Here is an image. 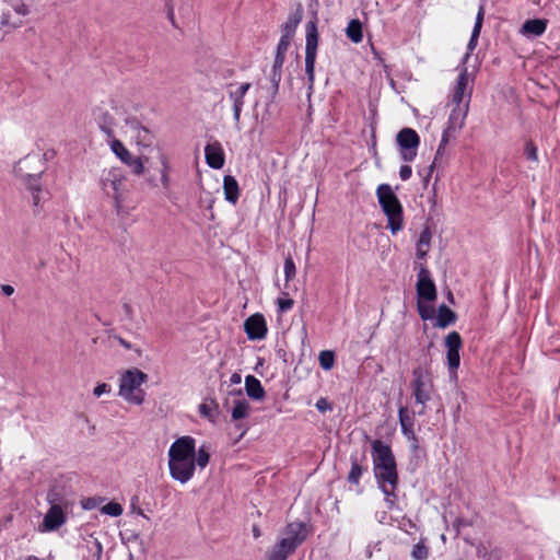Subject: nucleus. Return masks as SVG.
Returning a JSON list of instances; mask_svg holds the SVG:
<instances>
[{
	"label": "nucleus",
	"mask_w": 560,
	"mask_h": 560,
	"mask_svg": "<svg viewBox=\"0 0 560 560\" xmlns=\"http://www.w3.org/2000/svg\"><path fill=\"white\" fill-rule=\"evenodd\" d=\"M168 469L171 477L188 482L195 474V439L185 435L176 439L168 450Z\"/></svg>",
	"instance_id": "1"
},
{
	"label": "nucleus",
	"mask_w": 560,
	"mask_h": 560,
	"mask_svg": "<svg viewBox=\"0 0 560 560\" xmlns=\"http://www.w3.org/2000/svg\"><path fill=\"white\" fill-rule=\"evenodd\" d=\"M110 143V149L113 153L126 165L131 167V171L136 175L142 174L145 170H150L152 167L153 159H156L161 163V175H167L170 172V167L166 161L165 155L156 148L151 149L150 152L152 155L147 156L141 154L138 158H133L129 150L124 145V143L116 139L115 136L113 138H108Z\"/></svg>",
	"instance_id": "2"
},
{
	"label": "nucleus",
	"mask_w": 560,
	"mask_h": 560,
	"mask_svg": "<svg viewBox=\"0 0 560 560\" xmlns=\"http://www.w3.org/2000/svg\"><path fill=\"white\" fill-rule=\"evenodd\" d=\"M148 374L138 368L122 371L119 375L118 396L129 405L141 406L147 396L142 385L148 382Z\"/></svg>",
	"instance_id": "3"
},
{
	"label": "nucleus",
	"mask_w": 560,
	"mask_h": 560,
	"mask_svg": "<svg viewBox=\"0 0 560 560\" xmlns=\"http://www.w3.org/2000/svg\"><path fill=\"white\" fill-rule=\"evenodd\" d=\"M306 537L307 529L304 523L293 522L288 524L281 538L268 551L267 560H287Z\"/></svg>",
	"instance_id": "4"
},
{
	"label": "nucleus",
	"mask_w": 560,
	"mask_h": 560,
	"mask_svg": "<svg viewBox=\"0 0 560 560\" xmlns=\"http://www.w3.org/2000/svg\"><path fill=\"white\" fill-rule=\"evenodd\" d=\"M411 389L416 405L420 407L417 413L423 415L427 408L425 405L431 400L434 393L433 375L430 364L419 365L413 369Z\"/></svg>",
	"instance_id": "5"
},
{
	"label": "nucleus",
	"mask_w": 560,
	"mask_h": 560,
	"mask_svg": "<svg viewBox=\"0 0 560 560\" xmlns=\"http://www.w3.org/2000/svg\"><path fill=\"white\" fill-rule=\"evenodd\" d=\"M378 203L387 217L388 228L393 234L402 229V207L394 192L393 188L387 184H382L376 189Z\"/></svg>",
	"instance_id": "6"
},
{
	"label": "nucleus",
	"mask_w": 560,
	"mask_h": 560,
	"mask_svg": "<svg viewBox=\"0 0 560 560\" xmlns=\"http://www.w3.org/2000/svg\"><path fill=\"white\" fill-rule=\"evenodd\" d=\"M306 44H305V73L310 85L315 80V62L318 47L317 19L308 21L305 26Z\"/></svg>",
	"instance_id": "7"
},
{
	"label": "nucleus",
	"mask_w": 560,
	"mask_h": 560,
	"mask_svg": "<svg viewBox=\"0 0 560 560\" xmlns=\"http://www.w3.org/2000/svg\"><path fill=\"white\" fill-rule=\"evenodd\" d=\"M373 469L377 483L385 494L387 506L392 509L395 503V491L398 485L397 466L373 467Z\"/></svg>",
	"instance_id": "8"
},
{
	"label": "nucleus",
	"mask_w": 560,
	"mask_h": 560,
	"mask_svg": "<svg viewBox=\"0 0 560 560\" xmlns=\"http://www.w3.org/2000/svg\"><path fill=\"white\" fill-rule=\"evenodd\" d=\"M396 144L401 159L411 162L417 156L420 137L415 129L405 127L396 135Z\"/></svg>",
	"instance_id": "9"
},
{
	"label": "nucleus",
	"mask_w": 560,
	"mask_h": 560,
	"mask_svg": "<svg viewBox=\"0 0 560 560\" xmlns=\"http://www.w3.org/2000/svg\"><path fill=\"white\" fill-rule=\"evenodd\" d=\"M130 187L126 177H106L102 180L103 190L114 199L118 212L122 209V203L127 199Z\"/></svg>",
	"instance_id": "10"
},
{
	"label": "nucleus",
	"mask_w": 560,
	"mask_h": 560,
	"mask_svg": "<svg viewBox=\"0 0 560 560\" xmlns=\"http://www.w3.org/2000/svg\"><path fill=\"white\" fill-rule=\"evenodd\" d=\"M416 290L418 300L433 302L436 299L435 284L431 278L430 271L423 265L419 268Z\"/></svg>",
	"instance_id": "11"
},
{
	"label": "nucleus",
	"mask_w": 560,
	"mask_h": 560,
	"mask_svg": "<svg viewBox=\"0 0 560 560\" xmlns=\"http://www.w3.org/2000/svg\"><path fill=\"white\" fill-rule=\"evenodd\" d=\"M465 544L467 545V549L465 550V557L462 560H475L470 557L472 551L477 555V558H482L485 560L502 559V550L497 547L485 545L482 542L476 545L468 539H465Z\"/></svg>",
	"instance_id": "12"
},
{
	"label": "nucleus",
	"mask_w": 560,
	"mask_h": 560,
	"mask_svg": "<svg viewBox=\"0 0 560 560\" xmlns=\"http://www.w3.org/2000/svg\"><path fill=\"white\" fill-rule=\"evenodd\" d=\"M372 457L374 467L396 465L392 448L380 440L372 443Z\"/></svg>",
	"instance_id": "13"
},
{
	"label": "nucleus",
	"mask_w": 560,
	"mask_h": 560,
	"mask_svg": "<svg viewBox=\"0 0 560 560\" xmlns=\"http://www.w3.org/2000/svg\"><path fill=\"white\" fill-rule=\"evenodd\" d=\"M463 340L457 331L450 332L445 338V347L447 348V364L451 370H456L460 363L459 350Z\"/></svg>",
	"instance_id": "14"
},
{
	"label": "nucleus",
	"mask_w": 560,
	"mask_h": 560,
	"mask_svg": "<svg viewBox=\"0 0 560 560\" xmlns=\"http://www.w3.org/2000/svg\"><path fill=\"white\" fill-rule=\"evenodd\" d=\"M245 332L250 340L264 339L267 335V325L259 313L249 316L244 323Z\"/></svg>",
	"instance_id": "15"
},
{
	"label": "nucleus",
	"mask_w": 560,
	"mask_h": 560,
	"mask_svg": "<svg viewBox=\"0 0 560 560\" xmlns=\"http://www.w3.org/2000/svg\"><path fill=\"white\" fill-rule=\"evenodd\" d=\"M466 112L462 113L459 106L454 108L448 117L447 126L442 133V145H446L451 138L455 137L456 131L460 130L464 126Z\"/></svg>",
	"instance_id": "16"
},
{
	"label": "nucleus",
	"mask_w": 560,
	"mask_h": 560,
	"mask_svg": "<svg viewBox=\"0 0 560 560\" xmlns=\"http://www.w3.org/2000/svg\"><path fill=\"white\" fill-rule=\"evenodd\" d=\"M66 522L63 510L58 504H52L44 516L43 530L58 529Z\"/></svg>",
	"instance_id": "17"
},
{
	"label": "nucleus",
	"mask_w": 560,
	"mask_h": 560,
	"mask_svg": "<svg viewBox=\"0 0 560 560\" xmlns=\"http://www.w3.org/2000/svg\"><path fill=\"white\" fill-rule=\"evenodd\" d=\"M205 155L210 167L220 170L224 165V152L220 142L208 143L205 148Z\"/></svg>",
	"instance_id": "18"
},
{
	"label": "nucleus",
	"mask_w": 560,
	"mask_h": 560,
	"mask_svg": "<svg viewBox=\"0 0 560 560\" xmlns=\"http://www.w3.org/2000/svg\"><path fill=\"white\" fill-rule=\"evenodd\" d=\"M94 115L102 132H104L107 138H113L115 136L114 127L116 126L114 116L103 107H96Z\"/></svg>",
	"instance_id": "19"
},
{
	"label": "nucleus",
	"mask_w": 560,
	"mask_h": 560,
	"mask_svg": "<svg viewBox=\"0 0 560 560\" xmlns=\"http://www.w3.org/2000/svg\"><path fill=\"white\" fill-rule=\"evenodd\" d=\"M547 25V19H528L522 24L520 32L527 38H536L546 32Z\"/></svg>",
	"instance_id": "20"
},
{
	"label": "nucleus",
	"mask_w": 560,
	"mask_h": 560,
	"mask_svg": "<svg viewBox=\"0 0 560 560\" xmlns=\"http://www.w3.org/2000/svg\"><path fill=\"white\" fill-rule=\"evenodd\" d=\"M42 177H25L24 186L31 192L33 198V206L38 207L40 201L47 199L49 192L43 188Z\"/></svg>",
	"instance_id": "21"
},
{
	"label": "nucleus",
	"mask_w": 560,
	"mask_h": 560,
	"mask_svg": "<svg viewBox=\"0 0 560 560\" xmlns=\"http://www.w3.org/2000/svg\"><path fill=\"white\" fill-rule=\"evenodd\" d=\"M252 84L249 82L242 83L235 91L230 92L229 96L233 101V118L236 124L240 122L241 113L244 106V97Z\"/></svg>",
	"instance_id": "22"
},
{
	"label": "nucleus",
	"mask_w": 560,
	"mask_h": 560,
	"mask_svg": "<svg viewBox=\"0 0 560 560\" xmlns=\"http://www.w3.org/2000/svg\"><path fill=\"white\" fill-rule=\"evenodd\" d=\"M303 7L298 3L295 10L291 12L284 24L281 25V35H287L289 38H293L296 27L303 19Z\"/></svg>",
	"instance_id": "23"
},
{
	"label": "nucleus",
	"mask_w": 560,
	"mask_h": 560,
	"mask_svg": "<svg viewBox=\"0 0 560 560\" xmlns=\"http://www.w3.org/2000/svg\"><path fill=\"white\" fill-rule=\"evenodd\" d=\"M483 15H485L483 7H480L479 11L477 13V16H476L475 25H474L469 42L467 44V52L464 56V62L467 61L470 54L474 51V49L476 48V46L478 44V38L480 36V32H481V27H482V23H483Z\"/></svg>",
	"instance_id": "24"
},
{
	"label": "nucleus",
	"mask_w": 560,
	"mask_h": 560,
	"mask_svg": "<svg viewBox=\"0 0 560 560\" xmlns=\"http://www.w3.org/2000/svg\"><path fill=\"white\" fill-rule=\"evenodd\" d=\"M245 389L247 395L256 400H261L266 394L260 381L254 375L245 377Z\"/></svg>",
	"instance_id": "25"
},
{
	"label": "nucleus",
	"mask_w": 560,
	"mask_h": 560,
	"mask_svg": "<svg viewBox=\"0 0 560 560\" xmlns=\"http://www.w3.org/2000/svg\"><path fill=\"white\" fill-rule=\"evenodd\" d=\"M281 78H282V71H276V70H271L270 74H269V81H270V84L271 86L269 88V97H268V101L266 103V112L268 113L270 110V107L272 105V103L275 102L278 93H279V86H280V82H281Z\"/></svg>",
	"instance_id": "26"
},
{
	"label": "nucleus",
	"mask_w": 560,
	"mask_h": 560,
	"mask_svg": "<svg viewBox=\"0 0 560 560\" xmlns=\"http://www.w3.org/2000/svg\"><path fill=\"white\" fill-rule=\"evenodd\" d=\"M457 319L455 312L450 307L442 304L439 306L435 326L439 328H446L454 324Z\"/></svg>",
	"instance_id": "27"
},
{
	"label": "nucleus",
	"mask_w": 560,
	"mask_h": 560,
	"mask_svg": "<svg viewBox=\"0 0 560 560\" xmlns=\"http://www.w3.org/2000/svg\"><path fill=\"white\" fill-rule=\"evenodd\" d=\"M223 190L225 199L235 205L240 197V187L235 177H223Z\"/></svg>",
	"instance_id": "28"
},
{
	"label": "nucleus",
	"mask_w": 560,
	"mask_h": 560,
	"mask_svg": "<svg viewBox=\"0 0 560 560\" xmlns=\"http://www.w3.org/2000/svg\"><path fill=\"white\" fill-rule=\"evenodd\" d=\"M468 85V72L467 69L464 68L462 72L459 73L457 80H456V86L454 89L453 93V102L459 106L464 98L465 90Z\"/></svg>",
	"instance_id": "29"
},
{
	"label": "nucleus",
	"mask_w": 560,
	"mask_h": 560,
	"mask_svg": "<svg viewBox=\"0 0 560 560\" xmlns=\"http://www.w3.org/2000/svg\"><path fill=\"white\" fill-rule=\"evenodd\" d=\"M347 37L354 44H359L363 39L362 23L358 19H352L346 28Z\"/></svg>",
	"instance_id": "30"
},
{
	"label": "nucleus",
	"mask_w": 560,
	"mask_h": 560,
	"mask_svg": "<svg viewBox=\"0 0 560 560\" xmlns=\"http://www.w3.org/2000/svg\"><path fill=\"white\" fill-rule=\"evenodd\" d=\"M445 147L446 145H442V140L440 141V144L438 147V150H436V153H435V156H434V160L432 161V163L428 166V174L427 175H432V173L434 171H436L438 173L439 172H443L444 171V165L446 164V159L444 156V153H445Z\"/></svg>",
	"instance_id": "31"
},
{
	"label": "nucleus",
	"mask_w": 560,
	"mask_h": 560,
	"mask_svg": "<svg viewBox=\"0 0 560 560\" xmlns=\"http://www.w3.org/2000/svg\"><path fill=\"white\" fill-rule=\"evenodd\" d=\"M431 237H432V234H431V231L429 230V228H425L420 233L419 240L417 242V257L419 259H423L427 256L429 247H430Z\"/></svg>",
	"instance_id": "32"
},
{
	"label": "nucleus",
	"mask_w": 560,
	"mask_h": 560,
	"mask_svg": "<svg viewBox=\"0 0 560 560\" xmlns=\"http://www.w3.org/2000/svg\"><path fill=\"white\" fill-rule=\"evenodd\" d=\"M249 404L246 399H237L235 400V405L232 409L231 417L234 421L244 419L248 416Z\"/></svg>",
	"instance_id": "33"
},
{
	"label": "nucleus",
	"mask_w": 560,
	"mask_h": 560,
	"mask_svg": "<svg viewBox=\"0 0 560 560\" xmlns=\"http://www.w3.org/2000/svg\"><path fill=\"white\" fill-rule=\"evenodd\" d=\"M361 475H362V467L358 463L357 457H351V469L348 475V481L351 483L358 485Z\"/></svg>",
	"instance_id": "34"
},
{
	"label": "nucleus",
	"mask_w": 560,
	"mask_h": 560,
	"mask_svg": "<svg viewBox=\"0 0 560 560\" xmlns=\"http://www.w3.org/2000/svg\"><path fill=\"white\" fill-rule=\"evenodd\" d=\"M210 460V454L207 447L201 446L198 451L195 450V467L199 466L200 468H205Z\"/></svg>",
	"instance_id": "35"
},
{
	"label": "nucleus",
	"mask_w": 560,
	"mask_h": 560,
	"mask_svg": "<svg viewBox=\"0 0 560 560\" xmlns=\"http://www.w3.org/2000/svg\"><path fill=\"white\" fill-rule=\"evenodd\" d=\"M318 359H319V364L324 370L328 371V370L332 369L334 363H335V355H334L332 351H328V350L322 351L319 353Z\"/></svg>",
	"instance_id": "36"
},
{
	"label": "nucleus",
	"mask_w": 560,
	"mask_h": 560,
	"mask_svg": "<svg viewBox=\"0 0 560 560\" xmlns=\"http://www.w3.org/2000/svg\"><path fill=\"white\" fill-rule=\"evenodd\" d=\"M153 139H154V136L152 135V132L147 127H144L141 131H139L137 133V142H138V144H141V145H143L145 148H149V147L152 145Z\"/></svg>",
	"instance_id": "37"
},
{
	"label": "nucleus",
	"mask_w": 560,
	"mask_h": 560,
	"mask_svg": "<svg viewBox=\"0 0 560 560\" xmlns=\"http://www.w3.org/2000/svg\"><path fill=\"white\" fill-rule=\"evenodd\" d=\"M424 302H425L424 300H418L417 301V308H418V313H419L420 317L423 320H427V319H430V318L433 317L434 310H433L432 306H430L429 304H427Z\"/></svg>",
	"instance_id": "38"
},
{
	"label": "nucleus",
	"mask_w": 560,
	"mask_h": 560,
	"mask_svg": "<svg viewBox=\"0 0 560 560\" xmlns=\"http://www.w3.org/2000/svg\"><path fill=\"white\" fill-rule=\"evenodd\" d=\"M537 145L532 140H526L524 144V156L532 162H537Z\"/></svg>",
	"instance_id": "39"
},
{
	"label": "nucleus",
	"mask_w": 560,
	"mask_h": 560,
	"mask_svg": "<svg viewBox=\"0 0 560 560\" xmlns=\"http://www.w3.org/2000/svg\"><path fill=\"white\" fill-rule=\"evenodd\" d=\"M411 556L415 560H425L429 556V549L422 541H420L413 546Z\"/></svg>",
	"instance_id": "40"
},
{
	"label": "nucleus",
	"mask_w": 560,
	"mask_h": 560,
	"mask_svg": "<svg viewBox=\"0 0 560 560\" xmlns=\"http://www.w3.org/2000/svg\"><path fill=\"white\" fill-rule=\"evenodd\" d=\"M101 512L116 517L122 514V506L119 503L109 502L101 509Z\"/></svg>",
	"instance_id": "41"
},
{
	"label": "nucleus",
	"mask_w": 560,
	"mask_h": 560,
	"mask_svg": "<svg viewBox=\"0 0 560 560\" xmlns=\"http://www.w3.org/2000/svg\"><path fill=\"white\" fill-rule=\"evenodd\" d=\"M295 273H296L295 264H294L292 257L288 256L284 260L285 281L287 282L291 281L295 277Z\"/></svg>",
	"instance_id": "42"
},
{
	"label": "nucleus",
	"mask_w": 560,
	"mask_h": 560,
	"mask_svg": "<svg viewBox=\"0 0 560 560\" xmlns=\"http://www.w3.org/2000/svg\"><path fill=\"white\" fill-rule=\"evenodd\" d=\"M398 417H399L400 427L413 425V419L409 415V411L406 407L399 408Z\"/></svg>",
	"instance_id": "43"
},
{
	"label": "nucleus",
	"mask_w": 560,
	"mask_h": 560,
	"mask_svg": "<svg viewBox=\"0 0 560 560\" xmlns=\"http://www.w3.org/2000/svg\"><path fill=\"white\" fill-rule=\"evenodd\" d=\"M278 310L280 312H287L292 308L294 301L288 296V294H284L283 298H279L277 300Z\"/></svg>",
	"instance_id": "44"
},
{
	"label": "nucleus",
	"mask_w": 560,
	"mask_h": 560,
	"mask_svg": "<svg viewBox=\"0 0 560 560\" xmlns=\"http://www.w3.org/2000/svg\"><path fill=\"white\" fill-rule=\"evenodd\" d=\"M292 38H289L287 35H281L280 37V40L277 45V49H276V52L277 54H281V55H285L287 54V50L290 46V43H291Z\"/></svg>",
	"instance_id": "45"
},
{
	"label": "nucleus",
	"mask_w": 560,
	"mask_h": 560,
	"mask_svg": "<svg viewBox=\"0 0 560 560\" xmlns=\"http://www.w3.org/2000/svg\"><path fill=\"white\" fill-rule=\"evenodd\" d=\"M126 125L137 132L141 131L144 128V126H142V124L136 117H127Z\"/></svg>",
	"instance_id": "46"
},
{
	"label": "nucleus",
	"mask_w": 560,
	"mask_h": 560,
	"mask_svg": "<svg viewBox=\"0 0 560 560\" xmlns=\"http://www.w3.org/2000/svg\"><path fill=\"white\" fill-rule=\"evenodd\" d=\"M110 392V386L106 383L97 384L93 389V395L95 397H101L103 394H108Z\"/></svg>",
	"instance_id": "47"
},
{
	"label": "nucleus",
	"mask_w": 560,
	"mask_h": 560,
	"mask_svg": "<svg viewBox=\"0 0 560 560\" xmlns=\"http://www.w3.org/2000/svg\"><path fill=\"white\" fill-rule=\"evenodd\" d=\"M10 13H2L1 15V26H8L10 28H15V27H19L21 26L22 24V21H19L18 23H11L10 22Z\"/></svg>",
	"instance_id": "48"
},
{
	"label": "nucleus",
	"mask_w": 560,
	"mask_h": 560,
	"mask_svg": "<svg viewBox=\"0 0 560 560\" xmlns=\"http://www.w3.org/2000/svg\"><path fill=\"white\" fill-rule=\"evenodd\" d=\"M284 60H285V55H281V54L279 55L276 52L271 70L282 71Z\"/></svg>",
	"instance_id": "49"
},
{
	"label": "nucleus",
	"mask_w": 560,
	"mask_h": 560,
	"mask_svg": "<svg viewBox=\"0 0 560 560\" xmlns=\"http://www.w3.org/2000/svg\"><path fill=\"white\" fill-rule=\"evenodd\" d=\"M401 431L408 439L416 440L413 425L401 427Z\"/></svg>",
	"instance_id": "50"
},
{
	"label": "nucleus",
	"mask_w": 560,
	"mask_h": 560,
	"mask_svg": "<svg viewBox=\"0 0 560 560\" xmlns=\"http://www.w3.org/2000/svg\"><path fill=\"white\" fill-rule=\"evenodd\" d=\"M316 408H317L319 411L324 412V411L328 410V409L330 408V406H329V404L327 402V400H326V399L322 398V399H319V400L316 402Z\"/></svg>",
	"instance_id": "51"
},
{
	"label": "nucleus",
	"mask_w": 560,
	"mask_h": 560,
	"mask_svg": "<svg viewBox=\"0 0 560 560\" xmlns=\"http://www.w3.org/2000/svg\"><path fill=\"white\" fill-rule=\"evenodd\" d=\"M14 11L21 15H27L30 13L28 7L24 3L14 7Z\"/></svg>",
	"instance_id": "52"
},
{
	"label": "nucleus",
	"mask_w": 560,
	"mask_h": 560,
	"mask_svg": "<svg viewBox=\"0 0 560 560\" xmlns=\"http://www.w3.org/2000/svg\"><path fill=\"white\" fill-rule=\"evenodd\" d=\"M167 19L170 20V22L172 23V25L174 27H177L176 21H175L174 8L171 4L167 5Z\"/></svg>",
	"instance_id": "53"
},
{
	"label": "nucleus",
	"mask_w": 560,
	"mask_h": 560,
	"mask_svg": "<svg viewBox=\"0 0 560 560\" xmlns=\"http://www.w3.org/2000/svg\"><path fill=\"white\" fill-rule=\"evenodd\" d=\"M399 175H400V176H410V175H412V168H411V166H410V165H407V164L401 165V166H400V170H399Z\"/></svg>",
	"instance_id": "54"
},
{
	"label": "nucleus",
	"mask_w": 560,
	"mask_h": 560,
	"mask_svg": "<svg viewBox=\"0 0 560 560\" xmlns=\"http://www.w3.org/2000/svg\"><path fill=\"white\" fill-rule=\"evenodd\" d=\"M114 338H115V339L117 340V342H118L121 347H124L125 349H127V350L132 349L131 343H130L129 341H127L126 339H124V338H121V337H119V336H115Z\"/></svg>",
	"instance_id": "55"
},
{
	"label": "nucleus",
	"mask_w": 560,
	"mask_h": 560,
	"mask_svg": "<svg viewBox=\"0 0 560 560\" xmlns=\"http://www.w3.org/2000/svg\"><path fill=\"white\" fill-rule=\"evenodd\" d=\"M211 411V407L208 404H201L199 406V412L205 417H209Z\"/></svg>",
	"instance_id": "56"
},
{
	"label": "nucleus",
	"mask_w": 560,
	"mask_h": 560,
	"mask_svg": "<svg viewBox=\"0 0 560 560\" xmlns=\"http://www.w3.org/2000/svg\"><path fill=\"white\" fill-rule=\"evenodd\" d=\"M467 525L468 523H466L463 518H456L455 522L453 523V526L456 529L457 534L459 533L462 526Z\"/></svg>",
	"instance_id": "57"
},
{
	"label": "nucleus",
	"mask_w": 560,
	"mask_h": 560,
	"mask_svg": "<svg viewBox=\"0 0 560 560\" xmlns=\"http://www.w3.org/2000/svg\"><path fill=\"white\" fill-rule=\"evenodd\" d=\"M1 290H2V292H3L7 296L12 295V294H13V292H14V288H13L12 285H10V284H3V285L1 287Z\"/></svg>",
	"instance_id": "58"
},
{
	"label": "nucleus",
	"mask_w": 560,
	"mask_h": 560,
	"mask_svg": "<svg viewBox=\"0 0 560 560\" xmlns=\"http://www.w3.org/2000/svg\"><path fill=\"white\" fill-rule=\"evenodd\" d=\"M230 382H231V384H235V385L240 384L242 382L241 374L240 373H233L231 375V377H230Z\"/></svg>",
	"instance_id": "59"
},
{
	"label": "nucleus",
	"mask_w": 560,
	"mask_h": 560,
	"mask_svg": "<svg viewBox=\"0 0 560 560\" xmlns=\"http://www.w3.org/2000/svg\"><path fill=\"white\" fill-rule=\"evenodd\" d=\"M96 506L94 499H88L83 503V508L86 510L94 509Z\"/></svg>",
	"instance_id": "60"
},
{
	"label": "nucleus",
	"mask_w": 560,
	"mask_h": 560,
	"mask_svg": "<svg viewBox=\"0 0 560 560\" xmlns=\"http://www.w3.org/2000/svg\"><path fill=\"white\" fill-rule=\"evenodd\" d=\"M161 183L163 185V188L167 189V187H168V177H161Z\"/></svg>",
	"instance_id": "61"
},
{
	"label": "nucleus",
	"mask_w": 560,
	"mask_h": 560,
	"mask_svg": "<svg viewBox=\"0 0 560 560\" xmlns=\"http://www.w3.org/2000/svg\"><path fill=\"white\" fill-rule=\"evenodd\" d=\"M253 534H254V537H256V538L260 536V532L257 526H254Z\"/></svg>",
	"instance_id": "62"
},
{
	"label": "nucleus",
	"mask_w": 560,
	"mask_h": 560,
	"mask_svg": "<svg viewBox=\"0 0 560 560\" xmlns=\"http://www.w3.org/2000/svg\"><path fill=\"white\" fill-rule=\"evenodd\" d=\"M135 511L137 512V514H139V515L143 516L144 518H147V520L149 518V517L143 513V511H142L140 508L135 509Z\"/></svg>",
	"instance_id": "63"
},
{
	"label": "nucleus",
	"mask_w": 560,
	"mask_h": 560,
	"mask_svg": "<svg viewBox=\"0 0 560 560\" xmlns=\"http://www.w3.org/2000/svg\"><path fill=\"white\" fill-rule=\"evenodd\" d=\"M447 300H448L451 303H454V295H453L452 291H448V292H447Z\"/></svg>",
	"instance_id": "64"
}]
</instances>
